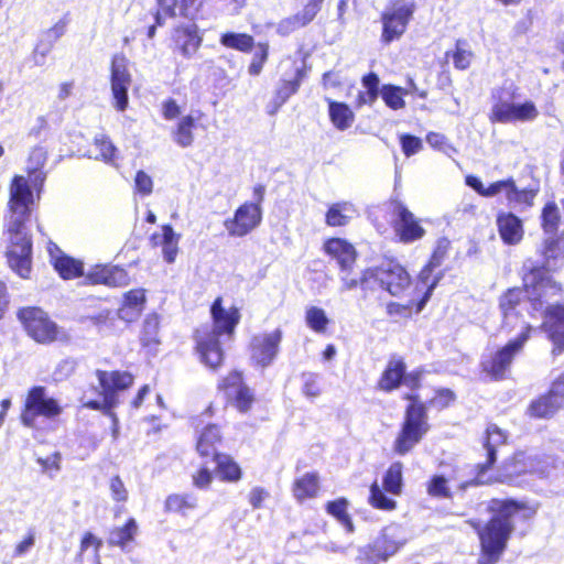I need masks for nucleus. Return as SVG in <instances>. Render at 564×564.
<instances>
[{
    "label": "nucleus",
    "mask_w": 564,
    "mask_h": 564,
    "mask_svg": "<svg viewBox=\"0 0 564 564\" xmlns=\"http://www.w3.org/2000/svg\"><path fill=\"white\" fill-rule=\"evenodd\" d=\"M523 268L528 271L523 276L524 289H510L500 297L503 327H508L511 322H525L520 314L524 307L530 310L531 315L541 313L544 316L545 308L553 305L551 301L561 295V284L531 260H527Z\"/></svg>",
    "instance_id": "f257e3e1"
},
{
    "label": "nucleus",
    "mask_w": 564,
    "mask_h": 564,
    "mask_svg": "<svg viewBox=\"0 0 564 564\" xmlns=\"http://www.w3.org/2000/svg\"><path fill=\"white\" fill-rule=\"evenodd\" d=\"M33 193L23 176H15L10 186V220L8 234L10 245L7 259L10 268L22 279H28L32 269V241L25 228L30 217Z\"/></svg>",
    "instance_id": "f03ea898"
},
{
    "label": "nucleus",
    "mask_w": 564,
    "mask_h": 564,
    "mask_svg": "<svg viewBox=\"0 0 564 564\" xmlns=\"http://www.w3.org/2000/svg\"><path fill=\"white\" fill-rule=\"evenodd\" d=\"M522 508L510 499H492L489 502L488 510L492 517L485 527L477 528L482 550L480 564H495L498 561L514 530L513 519Z\"/></svg>",
    "instance_id": "7ed1b4c3"
},
{
    "label": "nucleus",
    "mask_w": 564,
    "mask_h": 564,
    "mask_svg": "<svg viewBox=\"0 0 564 564\" xmlns=\"http://www.w3.org/2000/svg\"><path fill=\"white\" fill-rule=\"evenodd\" d=\"M213 325H204L196 330V348L202 362L210 369L218 368L224 358L220 337H230L239 323L240 313L235 306L225 310L217 297L210 308Z\"/></svg>",
    "instance_id": "20e7f679"
},
{
    "label": "nucleus",
    "mask_w": 564,
    "mask_h": 564,
    "mask_svg": "<svg viewBox=\"0 0 564 564\" xmlns=\"http://www.w3.org/2000/svg\"><path fill=\"white\" fill-rule=\"evenodd\" d=\"M406 406L400 431L393 442V451L404 456L410 453L430 431L427 409L417 394H406Z\"/></svg>",
    "instance_id": "39448f33"
},
{
    "label": "nucleus",
    "mask_w": 564,
    "mask_h": 564,
    "mask_svg": "<svg viewBox=\"0 0 564 564\" xmlns=\"http://www.w3.org/2000/svg\"><path fill=\"white\" fill-rule=\"evenodd\" d=\"M97 379L101 388L102 401H88L85 405L91 410H101L112 420V435L116 438L119 430V421L112 411L118 404V391L128 389L133 383V376L127 371L97 370Z\"/></svg>",
    "instance_id": "423d86ee"
},
{
    "label": "nucleus",
    "mask_w": 564,
    "mask_h": 564,
    "mask_svg": "<svg viewBox=\"0 0 564 564\" xmlns=\"http://www.w3.org/2000/svg\"><path fill=\"white\" fill-rule=\"evenodd\" d=\"M501 327L508 332L519 328L520 333L516 338L511 339L502 348L497 350L495 355L489 359L482 360V370L494 380H501L506 377V372L509 369L514 356L523 348L524 344L530 337V332L532 329V327L527 322H521L520 324H517V322H511L508 327H503V324Z\"/></svg>",
    "instance_id": "0eeeda50"
},
{
    "label": "nucleus",
    "mask_w": 564,
    "mask_h": 564,
    "mask_svg": "<svg viewBox=\"0 0 564 564\" xmlns=\"http://www.w3.org/2000/svg\"><path fill=\"white\" fill-rule=\"evenodd\" d=\"M18 319L24 327L26 334L39 344H51L53 341H66L68 334L53 322L46 312L36 306L22 307L17 313Z\"/></svg>",
    "instance_id": "6e6552de"
},
{
    "label": "nucleus",
    "mask_w": 564,
    "mask_h": 564,
    "mask_svg": "<svg viewBox=\"0 0 564 564\" xmlns=\"http://www.w3.org/2000/svg\"><path fill=\"white\" fill-rule=\"evenodd\" d=\"M405 543L401 527H386L372 544L360 547L356 561L358 564H378L394 555Z\"/></svg>",
    "instance_id": "1a4fd4ad"
},
{
    "label": "nucleus",
    "mask_w": 564,
    "mask_h": 564,
    "mask_svg": "<svg viewBox=\"0 0 564 564\" xmlns=\"http://www.w3.org/2000/svg\"><path fill=\"white\" fill-rule=\"evenodd\" d=\"M371 279L372 289L379 284L390 295L403 296L411 288V278L408 271L398 262L388 261L379 267L367 269L366 278Z\"/></svg>",
    "instance_id": "9d476101"
},
{
    "label": "nucleus",
    "mask_w": 564,
    "mask_h": 564,
    "mask_svg": "<svg viewBox=\"0 0 564 564\" xmlns=\"http://www.w3.org/2000/svg\"><path fill=\"white\" fill-rule=\"evenodd\" d=\"M62 412V406L54 398L46 393V388L42 386L32 387L24 401V408L21 413V423L30 429L35 427L36 417H55Z\"/></svg>",
    "instance_id": "9b49d317"
},
{
    "label": "nucleus",
    "mask_w": 564,
    "mask_h": 564,
    "mask_svg": "<svg viewBox=\"0 0 564 564\" xmlns=\"http://www.w3.org/2000/svg\"><path fill=\"white\" fill-rule=\"evenodd\" d=\"M415 11L414 2L397 0L387 7L381 14V41L386 44L400 39L406 31L408 24Z\"/></svg>",
    "instance_id": "f8f14e48"
},
{
    "label": "nucleus",
    "mask_w": 564,
    "mask_h": 564,
    "mask_svg": "<svg viewBox=\"0 0 564 564\" xmlns=\"http://www.w3.org/2000/svg\"><path fill=\"white\" fill-rule=\"evenodd\" d=\"M449 248V241L447 239H441L437 241V246L429 261V263L421 270L419 274V281L416 284V289L420 291L424 289V294L420 302L417 303L416 312H421L425 304L429 302L433 290L436 288L441 279L443 278V272L435 270L441 267L443 260L445 259Z\"/></svg>",
    "instance_id": "ddd939ff"
},
{
    "label": "nucleus",
    "mask_w": 564,
    "mask_h": 564,
    "mask_svg": "<svg viewBox=\"0 0 564 564\" xmlns=\"http://www.w3.org/2000/svg\"><path fill=\"white\" fill-rule=\"evenodd\" d=\"M507 442V434L497 425L490 424L486 430L485 448L487 452V460L476 466L477 474L471 480L459 484V490L464 491L468 487L485 484L482 475L495 464L497 449Z\"/></svg>",
    "instance_id": "4468645a"
},
{
    "label": "nucleus",
    "mask_w": 564,
    "mask_h": 564,
    "mask_svg": "<svg viewBox=\"0 0 564 564\" xmlns=\"http://www.w3.org/2000/svg\"><path fill=\"white\" fill-rule=\"evenodd\" d=\"M111 93L115 107L119 111L128 107V89L131 85V74L128 69V59L123 55H115L110 67Z\"/></svg>",
    "instance_id": "2eb2a0df"
},
{
    "label": "nucleus",
    "mask_w": 564,
    "mask_h": 564,
    "mask_svg": "<svg viewBox=\"0 0 564 564\" xmlns=\"http://www.w3.org/2000/svg\"><path fill=\"white\" fill-rule=\"evenodd\" d=\"M262 220V209L259 204H242L232 218L225 220L224 226L232 237H243L257 228Z\"/></svg>",
    "instance_id": "dca6fc26"
},
{
    "label": "nucleus",
    "mask_w": 564,
    "mask_h": 564,
    "mask_svg": "<svg viewBox=\"0 0 564 564\" xmlns=\"http://www.w3.org/2000/svg\"><path fill=\"white\" fill-rule=\"evenodd\" d=\"M282 337L283 333L280 328L254 336L251 341L252 360L263 368L271 365L278 356Z\"/></svg>",
    "instance_id": "f3484780"
},
{
    "label": "nucleus",
    "mask_w": 564,
    "mask_h": 564,
    "mask_svg": "<svg viewBox=\"0 0 564 564\" xmlns=\"http://www.w3.org/2000/svg\"><path fill=\"white\" fill-rule=\"evenodd\" d=\"M538 115L539 111L532 101H525L523 104L499 101L495 104L491 109V119L502 123L532 121Z\"/></svg>",
    "instance_id": "a211bd4d"
},
{
    "label": "nucleus",
    "mask_w": 564,
    "mask_h": 564,
    "mask_svg": "<svg viewBox=\"0 0 564 564\" xmlns=\"http://www.w3.org/2000/svg\"><path fill=\"white\" fill-rule=\"evenodd\" d=\"M547 458L541 457L538 454H527L520 452L517 453L510 462L505 463V477L511 479L514 476H519L525 473L545 476L547 474Z\"/></svg>",
    "instance_id": "6ab92c4d"
},
{
    "label": "nucleus",
    "mask_w": 564,
    "mask_h": 564,
    "mask_svg": "<svg viewBox=\"0 0 564 564\" xmlns=\"http://www.w3.org/2000/svg\"><path fill=\"white\" fill-rule=\"evenodd\" d=\"M541 327L553 343V355L562 354L564 351V305H549L544 311V322Z\"/></svg>",
    "instance_id": "aec40b11"
},
{
    "label": "nucleus",
    "mask_w": 564,
    "mask_h": 564,
    "mask_svg": "<svg viewBox=\"0 0 564 564\" xmlns=\"http://www.w3.org/2000/svg\"><path fill=\"white\" fill-rule=\"evenodd\" d=\"M397 219L394 220V230L400 241L410 243L421 239L425 230L420 225L415 216L401 203L394 207Z\"/></svg>",
    "instance_id": "412c9836"
},
{
    "label": "nucleus",
    "mask_w": 564,
    "mask_h": 564,
    "mask_svg": "<svg viewBox=\"0 0 564 564\" xmlns=\"http://www.w3.org/2000/svg\"><path fill=\"white\" fill-rule=\"evenodd\" d=\"M497 227L502 241L513 246L523 238L522 220L512 213H500L497 216Z\"/></svg>",
    "instance_id": "4be33fe9"
},
{
    "label": "nucleus",
    "mask_w": 564,
    "mask_h": 564,
    "mask_svg": "<svg viewBox=\"0 0 564 564\" xmlns=\"http://www.w3.org/2000/svg\"><path fill=\"white\" fill-rule=\"evenodd\" d=\"M541 254L543 263L540 268L544 272L556 270L564 261V239L556 235L545 238L541 248Z\"/></svg>",
    "instance_id": "5701e85b"
},
{
    "label": "nucleus",
    "mask_w": 564,
    "mask_h": 564,
    "mask_svg": "<svg viewBox=\"0 0 564 564\" xmlns=\"http://www.w3.org/2000/svg\"><path fill=\"white\" fill-rule=\"evenodd\" d=\"M145 301V291L143 289L126 292L122 305L118 310L119 318L127 323L137 321L144 310Z\"/></svg>",
    "instance_id": "b1692460"
},
{
    "label": "nucleus",
    "mask_w": 564,
    "mask_h": 564,
    "mask_svg": "<svg viewBox=\"0 0 564 564\" xmlns=\"http://www.w3.org/2000/svg\"><path fill=\"white\" fill-rule=\"evenodd\" d=\"M305 76V69L304 66H295L294 73L292 76L284 75L275 91V97L273 100L274 108L270 111V113H273L276 111L283 104L286 102V100L294 95L299 88L300 85Z\"/></svg>",
    "instance_id": "393cba45"
},
{
    "label": "nucleus",
    "mask_w": 564,
    "mask_h": 564,
    "mask_svg": "<svg viewBox=\"0 0 564 564\" xmlns=\"http://www.w3.org/2000/svg\"><path fill=\"white\" fill-rule=\"evenodd\" d=\"M357 216L356 205L348 200H341L329 205L325 215V223L330 227H344Z\"/></svg>",
    "instance_id": "a878e982"
},
{
    "label": "nucleus",
    "mask_w": 564,
    "mask_h": 564,
    "mask_svg": "<svg viewBox=\"0 0 564 564\" xmlns=\"http://www.w3.org/2000/svg\"><path fill=\"white\" fill-rule=\"evenodd\" d=\"M89 159L102 161L111 166H118V149L111 140L105 135H96L86 154Z\"/></svg>",
    "instance_id": "bb28decb"
},
{
    "label": "nucleus",
    "mask_w": 564,
    "mask_h": 564,
    "mask_svg": "<svg viewBox=\"0 0 564 564\" xmlns=\"http://www.w3.org/2000/svg\"><path fill=\"white\" fill-rule=\"evenodd\" d=\"M325 252L337 261L338 267L354 265L356 262L355 247L341 238L328 239L324 245Z\"/></svg>",
    "instance_id": "cd10ccee"
},
{
    "label": "nucleus",
    "mask_w": 564,
    "mask_h": 564,
    "mask_svg": "<svg viewBox=\"0 0 564 564\" xmlns=\"http://www.w3.org/2000/svg\"><path fill=\"white\" fill-rule=\"evenodd\" d=\"M155 246L162 248V254L167 263H173L178 252L180 235H177L171 225H163L162 232L152 236Z\"/></svg>",
    "instance_id": "c85d7f7f"
},
{
    "label": "nucleus",
    "mask_w": 564,
    "mask_h": 564,
    "mask_svg": "<svg viewBox=\"0 0 564 564\" xmlns=\"http://www.w3.org/2000/svg\"><path fill=\"white\" fill-rule=\"evenodd\" d=\"M367 269L361 272V274H357L354 271V265H343L339 267V281L341 283L340 292H347L355 290L360 286L362 291H371L372 283L370 278H366Z\"/></svg>",
    "instance_id": "c756f323"
},
{
    "label": "nucleus",
    "mask_w": 564,
    "mask_h": 564,
    "mask_svg": "<svg viewBox=\"0 0 564 564\" xmlns=\"http://www.w3.org/2000/svg\"><path fill=\"white\" fill-rule=\"evenodd\" d=\"M221 435L220 431L217 425H207L202 433L198 436L197 440V452L203 457H209L213 458L216 457V455H219L217 453V444L220 443Z\"/></svg>",
    "instance_id": "7c9ffc66"
},
{
    "label": "nucleus",
    "mask_w": 564,
    "mask_h": 564,
    "mask_svg": "<svg viewBox=\"0 0 564 564\" xmlns=\"http://www.w3.org/2000/svg\"><path fill=\"white\" fill-rule=\"evenodd\" d=\"M326 100L328 102L329 119L334 127L339 131L350 128L355 120L352 110L344 102L334 101L329 98Z\"/></svg>",
    "instance_id": "2f4dec72"
},
{
    "label": "nucleus",
    "mask_w": 564,
    "mask_h": 564,
    "mask_svg": "<svg viewBox=\"0 0 564 564\" xmlns=\"http://www.w3.org/2000/svg\"><path fill=\"white\" fill-rule=\"evenodd\" d=\"M54 269L64 280L74 279L84 274L83 262L65 254L54 256L51 252Z\"/></svg>",
    "instance_id": "473e14b6"
},
{
    "label": "nucleus",
    "mask_w": 564,
    "mask_h": 564,
    "mask_svg": "<svg viewBox=\"0 0 564 564\" xmlns=\"http://www.w3.org/2000/svg\"><path fill=\"white\" fill-rule=\"evenodd\" d=\"M405 372V364L401 359L390 360L382 373L379 386L384 391H392L402 382Z\"/></svg>",
    "instance_id": "72a5a7b5"
},
{
    "label": "nucleus",
    "mask_w": 564,
    "mask_h": 564,
    "mask_svg": "<svg viewBox=\"0 0 564 564\" xmlns=\"http://www.w3.org/2000/svg\"><path fill=\"white\" fill-rule=\"evenodd\" d=\"M562 405L563 404L549 392L531 402L529 413L533 417L546 419L554 415Z\"/></svg>",
    "instance_id": "f704fd0d"
},
{
    "label": "nucleus",
    "mask_w": 564,
    "mask_h": 564,
    "mask_svg": "<svg viewBox=\"0 0 564 564\" xmlns=\"http://www.w3.org/2000/svg\"><path fill=\"white\" fill-rule=\"evenodd\" d=\"M318 488L317 475L314 473H307L294 481L293 494L296 500L303 501L315 497Z\"/></svg>",
    "instance_id": "c9c22d12"
},
{
    "label": "nucleus",
    "mask_w": 564,
    "mask_h": 564,
    "mask_svg": "<svg viewBox=\"0 0 564 564\" xmlns=\"http://www.w3.org/2000/svg\"><path fill=\"white\" fill-rule=\"evenodd\" d=\"M194 128L195 118L192 115L182 117L172 133L174 142L182 148L191 147L194 142Z\"/></svg>",
    "instance_id": "e433bc0d"
},
{
    "label": "nucleus",
    "mask_w": 564,
    "mask_h": 564,
    "mask_svg": "<svg viewBox=\"0 0 564 564\" xmlns=\"http://www.w3.org/2000/svg\"><path fill=\"white\" fill-rule=\"evenodd\" d=\"M217 465L218 476L229 482H236L241 478V468L228 455L219 454L214 458Z\"/></svg>",
    "instance_id": "4c0bfd02"
},
{
    "label": "nucleus",
    "mask_w": 564,
    "mask_h": 564,
    "mask_svg": "<svg viewBox=\"0 0 564 564\" xmlns=\"http://www.w3.org/2000/svg\"><path fill=\"white\" fill-rule=\"evenodd\" d=\"M536 196V191L534 189H519L513 180L510 182V187H508V191L506 193V198L508 200V204L512 208L518 207H529L533 205V200Z\"/></svg>",
    "instance_id": "58836bf2"
},
{
    "label": "nucleus",
    "mask_w": 564,
    "mask_h": 564,
    "mask_svg": "<svg viewBox=\"0 0 564 564\" xmlns=\"http://www.w3.org/2000/svg\"><path fill=\"white\" fill-rule=\"evenodd\" d=\"M138 532V524L133 518H130L123 527L115 528L109 534V544L124 547L133 541Z\"/></svg>",
    "instance_id": "ea45409f"
},
{
    "label": "nucleus",
    "mask_w": 564,
    "mask_h": 564,
    "mask_svg": "<svg viewBox=\"0 0 564 564\" xmlns=\"http://www.w3.org/2000/svg\"><path fill=\"white\" fill-rule=\"evenodd\" d=\"M542 228L546 235H556L561 221L558 206L554 202L545 204L542 210Z\"/></svg>",
    "instance_id": "a19ab883"
},
{
    "label": "nucleus",
    "mask_w": 564,
    "mask_h": 564,
    "mask_svg": "<svg viewBox=\"0 0 564 564\" xmlns=\"http://www.w3.org/2000/svg\"><path fill=\"white\" fill-rule=\"evenodd\" d=\"M197 499L193 495H171L165 501L167 511L186 514L187 511L195 509Z\"/></svg>",
    "instance_id": "79ce46f5"
},
{
    "label": "nucleus",
    "mask_w": 564,
    "mask_h": 564,
    "mask_svg": "<svg viewBox=\"0 0 564 564\" xmlns=\"http://www.w3.org/2000/svg\"><path fill=\"white\" fill-rule=\"evenodd\" d=\"M220 43L226 47L249 52L253 46V37L246 33L228 32L221 35Z\"/></svg>",
    "instance_id": "37998d69"
},
{
    "label": "nucleus",
    "mask_w": 564,
    "mask_h": 564,
    "mask_svg": "<svg viewBox=\"0 0 564 564\" xmlns=\"http://www.w3.org/2000/svg\"><path fill=\"white\" fill-rule=\"evenodd\" d=\"M402 469L403 465L395 462L390 465L383 477V487L388 492L399 495L402 488Z\"/></svg>",
    "instance_id": "c03bdc74"
},
{
    "label": "nucleus",
    "mask_w": 564,
    "mask_h": 564,
    "mask_svg": "<svg viewBox=\"0 0 564 564\" xmlns=\"http://www.w3.org/2000/svg\"><path fill=\"white\" fill-rule=\"evenodd\" d=\"M45 161L46 151L42 147H36L31 151L26 169L34 183L37 181L42 182L44 180V175L40 169L44 165Z\"/></svg>",
    "instance_id": "a18cd8bd"
},
{
    "label": "nucleus",
    "mask_w": 564,
    "mask_h": 564,
    "mask_svg": "<svg viewBox=\"0 0 564 564\" xmlns=\"http://www.w3.org/2000/svg\"><path fill=\"white\" fill-rule=\"evenodd\" d=\"M381 97L384 101V104L393 109L399 110L404 108L405 101L403 99V95L406 94V90L394 86V85H383L380 90Z\"/></svg>",
    "instance_id": "49530a36"
},
{
    "label": "nucleus",
    "mask_w": 564,
    "mask_h": 564,
    "mask_svg": "<svg viewBox=\"0 0 564 564\" xmlns=\"http://www.w3.org/2000/svg\"><path fill=\"white\" fill-rule=\"evenodd\" d=\"M347 500L344 498L327 503L326 510L329 514L334 516L349 533L354 532V524L347 513Z\"/></svg>",
    "instance_id": "de8ad7c7"
},
{
    "label": "nucleus",
    "mask_w": 564,
    "mask_h": 564,
    "mask_svg": "<svg viewBox=\"0 0 564 564\" xmlns=\"http://www.w3.org/2000/svg\"><path fill=\"white\" fill-rule=\"evenodd\" d=\"M305 322L312 330L316 333H324L329 319L323 308L311 306L306 310Z\"/></svg>",
    "instance_id": "09e8293b"
},
{
    "label": "nucleus",
    "mask_w": 564,
    "mask_h": 564,
    "mask_svg": "<svg viewBox=\"0 0 564 564\" xmlns=\"http://www.w3.org/2000/svg\"><path fill=\"white\" fill-rule=\"evenodd\" d=\"M426 142L433 148L436 149L447 156H452L457 153V150L448 142L447 138L437 132H430L426 135Z\"/></svg>",
    "instance_id": "8fccbe9b"
},
{
    "label": "nucleus",
    "mask_w": 564,
    "mask_h": 564,
    "mask_svg": "<svg viewBox=\"0 0 564 564\" xmlns=\"http://www.w3.org/2000/svg\"><path fill=\"white\" fill-rule=\"evenodd\" d=\"M269 55V44L268 43H259L257 45V50L253 54L252 62L249 65V74L257 76L261 73L264 63L267 62Z\"/></svg>",
    "instance_id": "3c124183"
},
{
    "label": "nucleus",
    "mask_w": 564,
    "mask_h": 564,
    "mask_svg": "<svg viewBox=\"0 0 564 564\" xmlns=\"http://www.w3.org/2000/svg\"><path fill=\"white\" fill-rule=\"evenodd\" d=\"M101 546H102V541L100 539H98L95 534H93L91 532H87V533H85V535L83 536L82 542H80L79 556H82L89 549H93L94 564H100L99 551H100Z\"/></svg>",
    "instance_id": "603ef678"
},
{
    "label": "nucleus",
    "mask_w": 564,
    "mask_h": 564,
    "mask_svg": "<svg viewBox=\"0 0 564 564\" xmlns=\"http://www.w3.org/2000/svg\"><path fill=\"white\" fill-rule=\"evenodd\" d=\"M370 503L379 509L391 510L395 507L394 500L388 498L377 482H373L370 487Z\"/></svg>",
    "instance_id": "864d4df0"
},
{
    "label": "nucleus",
    "mask_w": 564,
    "mask_h": 564,
    "mask_svg": "<svg viewBox=\"0 0 564 564\" xmlns=\"http://www.w3.org/2000/svg\"><path fill=\"white\" fill-rule=\"evenodd\" d=\"M228 398L234 400L236 408L240 412H247L253 402V395L248 387L230 391Z\"/></svg>",
    "instance_id": "5fc2aeb1"
},
{
    "label": "nucleus",
    "mask_w": 564,
    "mask_h": 564,
    "mask_svg": "<svg viewBox=\"0 0 564 564\" xmlns=\"http://www.w3.org/2000/svg\"><path fill=\"white\" fill-rule=\"evenodd\" d=\"M427 494L436 498H451L446 478L441 475L432 477L427 485Z\"/></svg>",
    "instance_id": "6e6d98bb"
},
{
    "label": "nucleus",
    "mask_w": 564,
    "mask_h": 564,
    "mask_svg": "<svg viewBox=\"0 0 564 564\" xmlns=\"http://www.w3.org/2000/svg\"><path fill=\"white\" fill-rule=\"evenodd\" d=\"M159 317L156 315H149L144 319L141 340L144 345L156 343V335L159 332Z\"/></svg>",
    "instance_id": "4d7b16f0"
},
{
    "label": "nucleus",
    "mask_w": 564,
    "mask_h": 564,
    "mask_svg": "<svg viewBox=\"0 0 564 564\" xmlns=\"http://www.w3.org/2000/svg\"><path fill=\"white\" fill-rule=\"evenodd\" d=\"M158 11L155 12L154 19L159 26L163 25L166 18L175 15V9L177 0H156Z\"/></svg>",
    "instance_id": "13d9d810"
},
{
    "label": "nucleus",
    "mask_w": 564,
    "mask_h": 564,
    "mask_svg": "<svg viewBox=\"0 0 564 564\" xmlns=\"http://www.w3.org/2000/svg\"><path fill=\"white\" fill-rule=\"evenodd\" d=\"M76 368V361L72 358L61 360L54 368L52 377L56 382L67 379Z\"/></svg>",
    "instance_id": "bf43d9fd"
},
{
    "label": "nucleus",
    "mask_w": 564,
    "mask_h": 564,
    "mask_svg": "<svg viewBox=\"0 0 564 564\" xmlns=\"http://www.w3.org/2000/svg\"><path fill=\"white\" fill-rule=\"evenodd\" d=\"M400 143L404 155L408 158L416 154L423 148V143L420 138L406 133L400 135Z\"/></svg>",
    "instance_id": "052dcab7"
},
{
    "label": "nucleus",
    "mask_w": 564,
    "mask_h": 564,
    "mask_svg": "<svg viewBox=\"0 0 564 564\" xmlns=\"http://www.w3.org/2000/svg\"><path fill=\"white\" fill-rule=\"evenodd\" d=\"M129 275L128 272L119 267H109L107 286L120 288L128 285Z\"/></svg>",
    "instance_id": "680f3d73"
},
{
    "label": "nucleus",
    "mask_w": 564,
    "mask_h": 564,
    "mask_svg": "<svg viewBox=\"0 0 564 564\" xmlns=\"http://www.w3.org/2000/svg\"><path fill=\"white\" fill-rule=\"evenodd\" d=\"M303 393L308 398H316L319 395L321 390L318 387V375L313 372L303 373Z\"/></svg>",
    "instance_id": "e2e57ef3"
},
{
    "label": "nucleus",
    "mask_w": 564,
    "mask_h": 564,
    "mask_svg": "<svg viewBox=\"0 0 564 564\" xmlns=\"http://www.w3.org/2000/svg\"><path fill=\"white\" fill-rule=\"evenodd\" d=\"M109 490L111 498L117 502H124L128 499V490L119 476L110 479Z\"/></svg>",
    "instance_id": "0e129e2a"
},
{
    "label": "nucleus",
    "mask_w": 564,
    "mask_h": 564,
    "mask_svg": "<svg viewBox=\"0 0 564 564\" xmlns=\"http://www.w3.org/2000/svg\"><path fill=\"white\" fill-rule=\"evenodd\" d=\"M134 186L139 194L148 196L153 191V181L144 171H138L134 177Z\"/></svg>",
    "instance_id": "69168bd1"
},
{
    "label": "nucleus",
    "mask_w": 564,
    "mask_h": 564,
    "mask_svg": "<svg viewBox=\"0 0 564 564\" xmlns=\"http://www.w3.org/2000/svg\"><path fill=\"white\" fill-rule=\"evenodd\" d=\"M109 273V265H96L91 268L85 275L86 280L91 284L107 285Z\"/></svg>",
    "instance_id": "338daca9"
},
{
    "label": "nucleus",
    "mask_w": 564,
    "mask_h": 564,
    "mask_svg": "<svg viewBox=\"0 0 564 564\" xmlns=\"http://www.w3.org/2000/svg\"><path fill=\"white\" fill-rule=\"evenodd\" d=\"M322 2L323 0H311L301 12L296 13L303 26L308 24L316 17Z\"/></svg>",
    "instance_id": "774afa93"
}]
</instances>
